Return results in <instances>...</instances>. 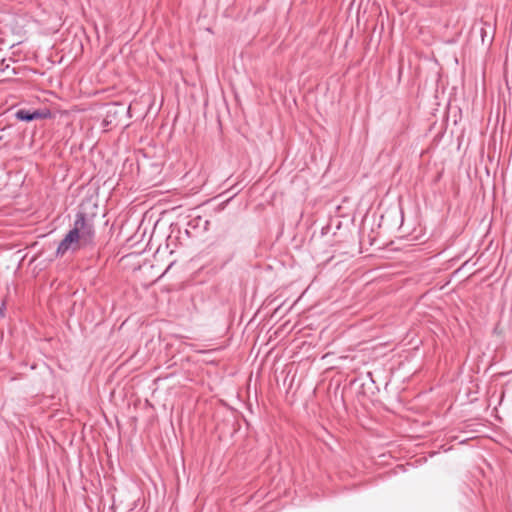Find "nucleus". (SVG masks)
Instances as JSON below:
<instances>
[{
  "label": "nucleus",
  "instance_id": "obj_2",
  "mask_svg": "<svg viewBox=\"0 0 512 512\" xmlns=\"http://www.w3.org/2000/svg\"><path fill=\"white\" fill-rule=\"evenodd\" d=\"M138 172L148 182H152L156 185L161 181L160 174L162 171V164L159 162H153L150 159H144L142 162L137 164Z\"/></svg>",
  "mask_w": 512,
  "mask_h": 512
},
{
  "label": "nucleus",
  "instance_id": "obj_5",
  "mask_svg": "<svg viewBox=\"0 0 512 512\" xmlns=\"http://www.w3.org/2000/svg\"><path fill=\"white\" fill-rule=\"evenodd\" d=\"M8 68H9V64L6 62V60H5V59H2V60L0 61V71H1V72H4V71H5L6 69H8Z\"/></svg>",
  "mask_w": 512,
  "mask_h": 512
},
{
  "label": "nucleus",
  "instance_id": "obj_3",
  "mask_svg": "<svg viewBox=\"0 0 512 512\" xmlns=\"http://www.w3.org/2000/svg\"><path fill=\"white\" fill-rule=\"evenodd\" d=\"M15 118L22 122H31L38 119L52 118V112L49 108L45 107L42 109H18L15 112Z\"/></svg>",
  "mask_w": 512,
  "mask_h": 512
},
{
  "label": "nucleus",
  "instance_id": "obj_1",
  "mask_svg": "<svg viewBox=\"0 0 512 512\" xmlns=\"http://www.w3.org/2000/svg\"><path fill=\"white\" fill-rule=\"evenodd\" d=\"M94 217L83 211L76 213L72 229L66 233L56 249V257H63L68 251L75 253L96 245Z\"/></svg>",
  "mask_w": 512,
  "mask_h": 512
},
{
  "label": "nucleus",
  "instance_id": "obj_6",
  "mask_svg": "<svg viewBox=\"0 0 512 512\" xmlns=\"http://www.w3.org/2000/svg\"><path fill=\"white\" fill-rule=\"evenodd\" d=\"M5 303L3 302L0 306V317H4V311H5Z\"/></svg>",
  "mask_w": 512,
  "mask_h": 512
},
{
  "label": "nucleus",
  "instance_id": "obj_4",
  "mask_svg": "<svg viewBox=\"0 0 512 512\" xmlns=\"http://www.w3.org/2000/svg\"><path fill=\"white\" fill-rule=\"evenodd\" d=\"M209 224V221L206 219H203L201 216L195 217L194 219L190 220L188 225L192 228H198L202 226L204 229L207 228V225Z\"/></svg>",
  "mask_w": 512,
  "mask_h": 512
},
{
  "label": "nucleus",
  "instance_id": "obj_7",
  "mask_svg": "<svg viewBox=\"0 0 512 512\" xmlns=\"http://www.w3.org/2000/svg\"><path fill=\"white\" fill-rule=\"evenodd\" d=\"M0 137L2 138V135H0Z\"/></svg>",
  "mask_w": 512,
  "mask_h": 512
}]
</instances>
